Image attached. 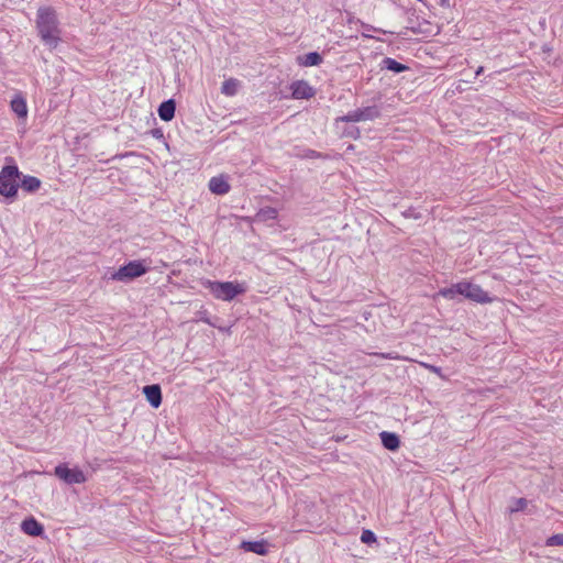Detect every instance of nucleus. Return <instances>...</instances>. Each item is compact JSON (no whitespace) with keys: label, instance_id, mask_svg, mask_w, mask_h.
<instances>
[{"label":"nucleus","instance_id":"f257e3e1","mask_svg":"<svg viewBox=\"0 0 563 563\" xmlns=\"http://www.w3.org/2000/svg\"><path fill=\"white\" fill-rule=\"evenodd\" d=\"M36 29L43 43L49 48H56L60 41V30L56 12L51 7H42L37 10Z\"/></svg>","mask_w":563,"mask_h":563},{"label":"nucleus","instance_id":"f03ea898","mask_svg":"<svg viewBox=\"0 0 563 563\" xmlns=\"http://www.w3.org/2000/svg\"><path fill=\"white\" fill-rule=\"evenodd\" d=\"M202 285L210 290L216 299L231 301L236 296L246 291V284L239 282H212L205 280Z\"/></svg>","mask_w":563,"mask_h":563},{"label":"nucleus","instance_id":"7ed1b4c3","mask_svg":"<svg viewBox=\"0 0 563 563\" xmlns=\"http://www.w3.org/2000/svg\"><path fill=\"white\" fill-rule=\"evenodd\" d=\"M20 172L16 165H8L0 170V195L14 199L19 190Z\"/></svg>","mask_w":563,"mask_h":563},{"label":"nucleus","instance_id":"20e7f679","mask_svg":"<svg viewBox=\"0 0 563 563\" xmlns=\"http://www.w3.org/2000/svg\"><path fill=\"white\" fill-rule=\"evenodd\" d=\"M148 268L145 266L144 261H131L121 266L118 271L113 272L109 279L113 282L126 283L134 278L141 277L146 274Z\"/></svg>","mask_w":563,"mask_h":563},{"label":"nucleus","instance_id":"39448f33","mask_svg":"<svg viewBox=\"0 0 563 563\" xmlns=\"http://www.w3.org/2000/svg\"><path fill=\"white\" fill-rule=\"evenodd\" d=\"M54 474L66 484H82L87 481L86 475L78 467L69 468L67 464H59L55 467Z\"/></svg>","mask_w":563,"mask_h":563},{"label":"nucleus","instance_id":"423d86ee","mask_svg":"<svg viewBox=\"0 0 563 563\" xmlns=\"http://www.w3.org/2000/svg\"><path fill=\"white\" fill-rule=\"evenodd\" d=\"M380 114L378 108L376 106L365 107L363 109H356L354 111L349 112L347 114L338 119V121L342 122H361L375 120Z\"/></svg>","mask_w":563,"mask_h":563},{"label":"nucleus","instance_id":"0eeeda50","mask_svg":"<svg viewBox=\"0 0 563 563\" xmlns=\"http://www.w3.org/2000/svg\"><path fill=\"white\" fill-rule=\"evenodd\" d=\"M460 295L477 302L490 301L488 295L479 286L466 282H460Z\"/></svg>","mask_w":563,"mask_h":563},{"label":"nucleus","instance_id":"6e6552de","mask_svg":"<svg viewBox=\"0 0 563 563\" xmlns=\"http://www.w3.org/2000/svg\"><path fill=\"white\" fill-rule=\"evenodd\" d=\"M291 97L294 99H310L316 95V89L306 80H295L290 85Z\"/></svg>","mask_w":563,"mask_h":563},{"label":"nucleus","instance_id":"1a4fd4ad","mask_svg":"<svg viewBox=\"0 0 563 563\" xmlns=\"http://www.w3.org/2000/svg\"><path fill=\"white\" fill-rule=\"evenodd\" d=\"M268 541L262 539L258 541H242L240 548L245 552H253L258 555H266L269 551Z\"/></svg>","mask_w":563,"mask_h":563},{"label":"nucleus","instance_id":"9d476101","mask_svg":"<svg viewBox=\"0 0 563 563\" xmlns=\"http://www.w3.org/2000/svg\"><path fill=\"white\" fill-rule=\"evenodd\" d=\"M10 108L16 114V117L19 119H22L23 121L26 120L27 113H29V109H27L26 100H25L24 96L21 92L16 93L12 98V100L10 102Z\"/></svg>","mask_w":563,"mask_h":563},{"label":"nucleus","instance_id":"9b49d317","mask_svg":"<svg viewBox=\"0 0 563 563\" xmlns=\"http://www.w3.org/2000/svg\"><path fill=\"white\" fill-rule=\"evenodd\" d=\"M143 394L153 408H158L162 404V390L159 385H147L143 387Z\"/></svg>","mask_w":563,"mask_h":563},{"label":"nucleus","instance_id":"f8f14e48","mask_svg":"<svg viewBox=\"0 0 563 563\" xmlns=\"http://www.w3.org/2000/svg\"><path fill=\"white\" fill-rule=\"evenodd\" d=\"M209 190L216 195H225L230 191L231 187L223 175L214 176L209 180Z\"/></svg>","mask_w":563,"mask_h":563},{"label":"nucleus","instance_id":"ddd939ff","mask_svg":"<svg viewBox=\"0 0 563 563\" xmlns=\"http://www.w3.org/2000/svg\"><path fill=\"white\" fill-rule=\"evenodd\" d=\"M21 530L32 537H38L43 533L44 529L43 526L33 517L27 518L22 521L21 523Z\"/></svg>","mask_w":563,"mask_h":563},{"label":"nucleus","instance_id":"4468645a","mask_svg":"<svg viewBox=\"0 0 563 563\" xmlns=\"http://www.w3.org/2000/svg\"><path fill=\"white\" fill-rule=\"evenodd\" d=\"M176 104L173 99L164 101L158 108V115L163 121H170L175 117Z\"/></svg>","mask_w":563,"mask_h":563},{"label":"nucleus","instance_id":"2eb2a0df","mask_svg":"<svg viewBox=\"0 0 563 563\" xmlns=\"http://www.w3.org/2000/svg\"><path fill=\"white\" fill-rule=\"evenodd\" d=\"M241 82L236 78H228L222 82L221 92L227 97H233L238 93Z\"/></svg>","mask_w":563,"mask_h":563},{"label":"nucleus","instance_id":"dca6fc26","mask_svg":"<svg viewBox=\"0 0 563 563\" xmlns=\"http://www.w3.org/2000/svg\"><path fill=\"white\" fill-rule=\"evenodd\" d=\"M380 439H382L383 445L387 450L396 451L399 448V445H400L399 438L395 433L383 431L380 433Z\"/></svg>","mask_w":563,"mask_h":563},{"label":"nucleus","instance_id":"f3484780","mask_svg":"<svg viewBox=\"0 0 563 563\" xmlns=\"http://www.w3.org/2000/svg\"><path fill=\"white\" fill-rule=\"evenodd\" d=\"M297 62L300 66H305V67L317 66V65L321 64L322 57L319 53L311 52L303 56H299Z\"/></svg>","mask_w":563,"mask_h":563},{"label":"nucleus","instance_id":"a211bd4d","mask_svg":"<svg viewBox=\"0 0 563 563\" xmlns=\"http://www.w3.org/2000/svg\"><path fill=\"white\" fill-rule=\"evenodd\" d=\"M22 188L27 192H34L40 189L41 180L34 176H24L21 180Z\"/></svg>","mask_w":563,"mask_h":563},{"label":"nucleus","instance_id":"6ab92c4d","mask_svg":"<svg viewBox=\"0 0 563 563\" xmlns=\"http://www.w3.org/2000/svg\"><path fill=\"white\" fill-rule=\"evenodd\" d=\"M278 216V212L275 208L272 207H265L262 208L255 216L257 221H268V220H275Z\"/></svg>","mask_w":563,"mask_h":563},{"label":"nucleus","instance_id":"aec40b11","mask_svg":"<svg viewBox=\"0 0 563 563\" xmlns=\"http://www.w3.org/2000/svg\"><path fill=\"white\" fill-rule=\"evenodd\" d=\"M384 66L386 69L391 70L394 73H402L408 69V67L401 63H398L394 58L386 57L384 60Z\"/></svg>","mask_w":563,"mask_h":563},{"label":"nucleus","instance_id":"412c9836","mask_svg":"<svg viewBox=\"0 0 563 563\" xmlns=\"http://www.w3.org/2000/svg\"><path fill=\"white\" fill-rule=\"evenodd\" d=\"M528 506V500L526 498H518L514 501L512 506L509 508L510 512H517L526 509Z\"/></svg>","mask_w":563,"mask_h":563},{"label":"nucleus","instance_id":"4be33fe9","mask_svg":"<svg viewBox=\"0 0 563 563\" xmlns=\"http://www.w3.org/2000/svg\"><path fill=\"white\" fill-rule=\"evenodd\" d=\"M545 544L548 547L563 545V533L553 534L547 540Z\"/></svg>","mask_w":563,"mask_h":563},{"label":"nucleus","instance_id":"5701e85b","mask_svg":"<svg viewBox=\"0 0 563 563\" xmlns=\"http://www.w3.org/2000/svg\"><path fill=\"white\" fill-rule=\"evenodd\" d=\"M361 541L363 543H373L376 541V537L373 531L371 530H363L361 534Z\"/></svg>","mask_w":563,"mask_h":563},{"label":"nucleus","instance_id":"b1692460","mask_svg":"<svg viewBox=\"0 0 563 563\" xmlns=\"http://www.w3.org/2000/svg\"><path fill=\"white\" fill-rule=\"evenodd\" d=\"M461 75H462V78H460V81H464V82L470 81V76H468V74L465 73V70H463Z\"/></svg>","mask_w":563,"mask_h":563},{"label":"nucleus","instance_id":"393cba45","mask_svg":"<svg viewBox=\"0 0 563 563\" xmlns=\"http://www.w3.org/2000/svg\"><path fill=\"white\" fill-rule=\"evenodd\" d=\"M382 357L384 358H390V360H396L397 357L396 356H393L390 354H380Z\"/></svg>","mask_w":563,"mask_h":563},{"label":"nucleus","instance_id":"a878e982","mask_svg":"<svg viewBox=\"0 0 563 563\" xmlns=\"http://www.w3.org/2000/svg\"><path fill=\"white\" fill-rule=\"evenodd\" d=\"M421 364H422L424 367H427V368H429V369H431V371H434V372L437 371V369H435V367H434V366H432V365H428V364H424V363H421Z\"/></svg>","mask_w":563,"mask_h":563},{"label":"nucleus","instance_id":"bb28decb","mask_svg":"<svg viewBox=\"0 0 563 563\" xmlns=\"http://www.w3.org/2000/svg\"><path fill=\"white\" fill-rule=\"evenodd\" d=\"M483 71V67L479 66L475 71V77L478 76Z\"/></svg>","mask_w":563,"mask_h":563}]
</instances>
